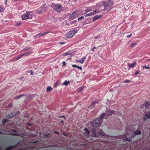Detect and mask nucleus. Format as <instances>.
<instances>
[{"label": "nucleus", "mask_w": 150, "mask_h": 150, "mask_svg": "<svg viewBox=\"0 0 150 150\" xmlns=\"http://www.w3.org/2000/svg\"><path fill=\"white\" fill-rule=\"evenodd\" d=\"M102 122V120H100L99 118H97L93 121L92 125L94 127H98L100 126Z\"/></svg>", "instance_id": "7ed1b4c3"}, {"label": "nucleus", "mask_w": 150, "mask_h": 150, "mask_svg": "<svg viewBox=\"0 0 150 150\" xmlns=\"http://www.w3.org/2000/svg\"><path fill=\"white\" fill-rule=\"evenodd\" d=\"M84 131L86 133V134H90V131L87 128H84Z\"/></svg>", "instance_id": "412c9836"}, {"label": "nucleus", "mask_w": 150, "mask_h": 150, "mask_svg": "<svg viewBox=\"0 0 150 150\" xmlns=\"http://www.w3.org/2000/svg\"><path fill=\"white\" fill-rule=\"evenodd\" d=\"M148 60H150V59H148Z\"/></svg>", "instance_id": "13d9d810"}, {"label": "nucleus", "mask_w": 150, "mask_h": 150, "mask_svg": "<svg viewBox=\"0 0 150 150\" xmlns=\"http://www.w3.org/2000/svg\"><path fill=\"white\" fill-rule=\"evenodd\" d=\"M23 95H20L17 97H15V99H19L21 98V97H22V96H23Z\"/></svg>", "instance_id": "2f4dec72"}, {"label": "nucleus", "mask_w": 150, "mask_h": 150, "mask_svg": "<svg viewBox=\"0 0 150 150\" xmlns=\"http://www.w3.org/2000/svg\"><path fill=\"white\" fill-rule=\"evenodd\" d=\"M14 146H10L8 147H7V148L5 149V150H10L11 149H13L14 148Z\"/></svg>", "instance_id": "4be33fe9"}, {"label": "nucleus", "mask_w": 150, "mask_h": 150, "mask_svg": "<svg viewBox=\"0 0 150 150\" xmlns=\"http://www.w3.org/2000/svg\"><path fill=\"white\" fill-rule=\"evenodd\" d=\"M142 67L144 69H149L150 68V67H147L146 66H142Z\"/></svg>", "instance_id": "7c9ffc66"}, {"label": "nucleus", "mask_w": 150, "mask_h": 150, "mask_svg": "<svg viewBox=\"0 0 150 150\" xmlns=\"http://www.w3.org/2000/svg\"><path fill=\"white\" fill-rule=\"evenodd\" d=\"M97 103L96 101H94V102H92V104H91V106H90L91 107H94V105L96 103Z\"/></svg>", "instance_id": "c756f323"}, {"label": "nucleus", "mask_w": 150, "mask_h": 150, "mask_svg": "<svg viewBox=\"0 0 150 150\" xmlns=\"http://www.w3.org/2000/svg\"><path fill=\"white\" fill-rule=\"evenodd\" d=\"M61 123H63V122H64V121L63 120H61Z\"/></svg>", "instance_id": "864d4df0"}, {"label": "nucleus", "mask_w": 150, "mask_h": 150, "mask_svg": "<svg viewBox=\"0 0 150 150\" xmlns=\"http://www.w3.org/2000/svg\"><path fill=\"white\" fill-rule=\"evenodd\" d=\"M54 134H59V132L56 131H54Z\"/></svg>", "instance_id": "37998d69"}, {"label": "nucleus", "mask_w": 150, "mask_h": 150, "mask_svg": "<svg viewBox=\"0 0 150 150\" xmlns=\"http://www.w3.org/2000/svg\"><path fill=\"white\" fill-rule=\"evenodd\" d=\"M62 64H63V66L66 65L65 62L64 61L62 62Z\"/></svg>", "instance_id": "49530a36"}, {"label": "nucleus", "mask_w": 150, "mask_h": 150, "mask_svg": "<svg viewBox=\"0 0 150 150\" xmlns=\"http://www.w3.org/2000/svg\"><path fill=\"white\" fill-rule=\"evenodd\" d=\"M13 1H22L23 0H12Z\"/></svg>", "instance_id": "8fccbe9b"}, {"label": "nucleus", "mask_w": 150, "mask_h": 150, "mask_svg": "<svg viewBox=\"0 0 150 150\" xmlns=\"http://www.w3.org/2000/svg\"><path fill=\"white\" fill-rule=\"evenodd\" d=\"M105 114L104 113H102L101 114V115L100 116V118H99L100 120H103V119L105 117Z\"/></svg>", "instance_id": "aec40b11"}, {"label": "nucleus", "mask_w": 150, "mask_h": 150, "mask_svg": "<svg viewBox=\"0 0 150 150\" xmlns=\"http://www.w3.org/2000/svg\"><path fill=\"white\" fill-rule=\"evenodd\" d=\"M97 11L95 10L94 11V12H91L89 13H87L86 14V15H85V17H88L89 16H91L93 15L94 14H95L96 13H97V12H96Z\"/></svg>", "instance_id": "4468645a"}, {"label": "nucleus", "mask_w": 150, "mask_h": 150, "mask_svg": "<svg viewBox=\"0 0 150 150\" xmlns=\"http://www.w3.org/2000/svg\"><path fill=\"white\" fill-rule=\"evenodd\" d=\"M11 135L18 136H19V134L18 133H13L11 134Z\"/></svg>", "instance_id": "72a5a7b5"}, {"label": "nucleus", "mask_w": 150, "mask_h": 150, "mask_svg": "<svg viewBox=\"0 0 150 150\" xmlns=\"http://www.w3.org/2000/svg\"><path fill=\"white\" fill-rule=\"evenodd\" d=\"M50 32H45L40 33L36 35L35 37L36 38H39L41 36H43L49 33Z\"/></svg>", "instance_id": "0eeeda50"}, {"label": "nucleus", "mask_w": 150, "mask_h": 150, "mask_svg": "<svg viewBox=\"0 0 150 150\" xmlns=\"http://www.w3.org/2000/svg\"><path fill=\"white\" fill-rule=\"evenodd\" d=\"M69 83V81H67V80H66L64 81V82L63 83V84L65 85V86H67L68 85V84Z\"/></svg>", "instance_id": "393cba45"}, {"label": "nucleus", "mask_w": 150, "mask_h": 150, "mask_svg": "<svg viewBox=\"0 0 150 150\" xmlns=\"http://www.w3.org/2000/svg\"><path fill=\"white\" fill-rule=\"evenodd\" d=\"M65 43V42H60V44H61V45H63V44H64Z\"/></svg>", "instance_id": "09e8293b"}, {"label": "nucleus", "mask_w": 150, "mask_h": 150, "mask_svg": "<svg viewBox=\"0 0 150 150\" xmlns=\"http://www.w3.org/2000/svg\"><path fill=\"white\" fill-rule=\"evenodd\" d=\"M31 52H25L23 54H20L17 58L15 59V61L18 60L23 56H28L31 53Z\"/></svg>", "instance_id": "423d86ee"}, {"label": "nucleus", "mask_w": 150, "mask_h": 150, "mask_svg": "<svg viewBox=\"0 0 150 150\" xmlns=\"http://www.w3.org/2000/svg\"><path fill=\"white\" fill-rule=\"evenodd\" d=\"M4 11V8L0 6V13L3 12Z\"/></svg>", "instance_id": "473e14b6"}, {"label": "nucleus", "mask_w": 150, "mask_h": 150, "mask_svg": "<svg viewBox=\"0 0 150 150\" xmlns=\"http://www.w3.org/2000/svg\"><path fill=\"white\" fill-rule=\"evenodd\" d=\"M91 131L93 133H96V129L95 128L93 127L91 129Z\"/></svg>", "instance_id": "b1692460"}, {"label": "nucleus", "mask_w": 150, "mask_h": 150, "mask_svg": "<svg viewBox=\"0 0 150 150\" xmlns=\"http://www.w3.org/2000/svg\"><path fill=\"white\" fill-rule=\"evenodd\" d=\"M102 2L105 9H107V7L112 6L114 4V2L111 0H108L107 1H103Z\"/></svg>", "instance_id": "f03ea898"}, {"label": "nucleus", "mask_w": 150, "mask_h": 150, "mask_svg": "<svg viewBox=\"0 0 150 150\" xmlns=\"http://www.w3.org/2000/svg\"><path fill=\"white\" fill-rule=\"evenodd\" d=\"M121 137L123 138L125 141H129L130 139L127 138L126 135H122L120 136Z\"/></svg>", "instance_id": "2eb2a0df"}, {"label": "nucleus", "mask_w": 150, "mask_h": 150, "mask_svg": "<svg viewBox=\"0 0 150 150\" xmlns=\"http://www.w3.org/2000/svg\"><path fill=\"white\" fill-rule=\"evenodd\" d=\"M72 67L74 68H77V67H78V66L75 64H73L72 65Z\"/></svg>", "instance_id": "58836bf2"}, {"label": "nucleus", "mask_w": 150, "mask_h": 150, "mask_svg": "<svg viewBox=\"0 0 150 150\" xmlns=\"http://www.w3.org/2000/svg\"><path fill=\"white\" fill-rule=\"evenodd\" d=\"M12 131L14 133H16L17 132L16 130L14 129H12Z\"/></svg>", "instance_id": "c03bdc74"}, {"label": "nucleus", "mask_w": 150, "mask_h": 150, "mask_svg": "<svg viewBox=\"0 0 150 150\" xmlns=\"http://www.w3.org/2000/svg\"><path fill=\"white\" fill-rule=\"evenodd\" d=\"M150 118V112L148 111L145 113L144 117V121H145L147 119Z\"/></svg>", "instance_id": "6e6552de"}, {"label": "nucleus", "mask_w": 150, "mask_h": 150, "mask_svg": "<svg viewBox=\"0 0 150 150\" xmlns=\"http://www.w3.org/2000/svg\"><path fill=\"white\" fill-rule=\"evenodd\" d=\"M51 7L54 9L55 11L58 13L60 12L62 9V5L60 4L52 3L51 5Z\"/></svg>", "instance_id": "f257e3e1"}, {"label": "nucleus", "mask_w": 150, "mask_h": 150, "mask_svg": "<svg viewBox=\"0 0 150 150\" xmlns=\"http://www.w3.org/2000/svg\"><path fill=\"white\" fill-rule=\"evenodd\" d=\"M98 37H99V36H96L95 37H94V39H97Z\"/></svg>", "instance_id": "3c124183"}, {"label": "nucleus", "mask_w": 150, "mask_h": 150, "mask_svg": "<svg viewBox=\"0 0 150 150\" xmlns=\"http://www.w3.org/2000/svg\"><path fill=\"white\" fill-rule=\"evenodd\" d=\"M136 64L137 62L136 61H135L134 62V63L132 64L128 63L127 66L129 68H133L135 67Z\"/></svg>", "instance_id": "9b49d317"}, {"label": "nucleus", "mask_w": 150, "mask_h": 150, "mask_svg": "<svg viewBox=\"0 0 150 150\" xmlns=\"http://www.w3.org/2000/svg\"><path fill=\"white\" fill-rule=\"evenodd\" d=\"M134 133L135 135H140L142 134V132L139 130H136L135 131Z\"/></svg>", "instance_id": "f3484780"}, {"label": "nucleus", "mask_w": 150, "mask_h": 150, "mask_svg": "<svg viewBox=\"0 0 150 150\" xmlns=\"http://www.w3.org/2000/svg\"><path fill=\"white\" fill-rule=\"evenodd\" d=\"M86 59V56H85L84 57L82 58L81 60H76L77 62H79L81 64H83L84 63Z\"/></svg>", "instance_id": "f8f14e48"}, {"label": "nucleus", "mask_w": 150, "mask_h": 150, "mask_svg": "<svg viewBox=\"0 0 150 150\" xmlns=\"http://www.w3.org/2000/svg\"><path fill=\"white\" fill-rule=\"evenodd\" d=\"M60 118H64V119H65V118L64 116H60Z\"/></svg>", "instance_id": "603ef678"}, {"label": "nucleus", "mask_w": 150, "mask_h": 150, "mask_svg": "<svg viewBox=\"0 0 150 150\" xmlns=\"http://www.w3.org/2000/svg\"><path fill=\"white\" fill-rule=\"evenodd\" d=\"M96 49V47L95 46H94V47H93V49L91 50V51H94V49Z\"/></svg>", "instance_id": "de8ad7c7"}, {"label": "nucleus", "mask_w": 150, "mask_h": 150, "mask_svg": "<svg viewBox=\"0 0 150 150\" xmlns=\"http://www.w3.org/2000/svg\"><path fill=\"white\" fill-rule=\"evenodd\" d=\"M0 134H2L1 132L0 131Z\"/></svg>", "instance_id": "5fc2aeb1"}, {"label": "nucleus", "mask_w": 150, "mask_h": 150, "mask_svg": "<svg viewBox=\"0 0 150 150\" xmlns=\"http://www.w3.org/2000/svg\"><path fill=\"white\" fill-rule=\"evenodd\" d=\"M52 89V87L50 86H48L46 88V91L47 92H50L51 90Z\"/></svg>", "instance_id": "6ab92c4d"}, {"label": "nucleus", "mask_w": 150, "mask_h": 150, "mask_svg": "<svg viewBox=\"0 0 150 150\" xmlns=\"http://www.w3.org/2000/svg\"><path fill=\"white\" fill-rule=\"evenodd\" d=\"M28 72L30 73V75H33V72L32 70H29L28 71Z\"/></svg>", "instance_id": "e433bc0d"}, {"label": "nucleus", "mask_w": 150, "mask_h": 150, "mask_svg": "<svg viewBox=\"0 0 150 150\" xmlns=\"http://www.w3.org/2000/svg\"><path fill=\"white\" fill-rule=\"evenodd\" d=\"M100 16H99L98 15H97L96 16H94V17H93V21H96V20H98L99 19V18H100Z\"/></svg>", "instance_id": "dca6fc26"}, {"label": "nucleus", "mask_w": 150, "mask_h": 150, "mask_svg": "<svg viewBox=\"0 0 150 150\" xmlns=\"http://www.w3.org/2000/svg\"><path fill=\"white\" fill-rule=\"evenodd\" d=\"M73 54V52L71 51L67 52L62 54V55L64 56H67L68 55H71Z\"/></svg>", "instance_id": "ddd939ff"}, {"label": "nucleus", "mask_w": 150, "mask_h": 150, "mask_svg": "<svg viewBox=\"0 0 150 150\" xmlns=\"http://www.w3.org/2000/svg\"><path fill=\"white\" fill-rule=\"evenodd\" d=\"M112 114L115 115V112L114 110H109L107 111V113H106V114H107V116H109Z\"/></svg>", "instance_id": "1a4fd4ad"}, {"label": "nucleus", "mask_w": 150, "mask_h": 150, "mask_svg": "<svg viewBox=\"0 0 150 150\" xmlns=\"http://www.w3.org/2000/svg\"><path fill=\"white\" fill-rule=\"evenodd\" d=\"M31 48V47H26L21 50V52H24L25 51H27L29 50Z\"/></svg>", "instance_id": "a211bd4d"}, {"label": "nucleus", "mask_w": 150, "mask_h": 150, "mask_svg": "<svg viewBox=\"0 0 150 150\" xmlns=\"http://www.w3.org/2000/svg\"><path fill=\"white\" fill-rule=\"evenodd\" d=\"M32 12L30 11H28L26 13L22 15V20L24 21L26 19L31 18L32 17L31 15Z\"/></svg>", "instance_id": "20e7f679"}, {"label": "nucleus", "mask_w": 150, "mask_h": 150, "mask_svg": "<svg viewBox=\"0 0 150 150\" xmlns=\"http://www.w3.org/2000/svg\"><path fill=\"white\" fill-rule=\"evenodd\" d=\"M132 35V34H130V35H128L127 36V37L128 38H130Z\"/></svg>", "instance_id": "a18cd8bd"}, {"label": "nucleus", "mask_w": 150, "mask_h": 150, "mask_svg": "<svg viewBox=\"0 0 150 150\" xmlns=\"http://www.w3.org/2000/svg\"><path fill=\"white\" fill-rule=\"evenodd\" d=\"M130 82V80H126L124 81V82L125 83H128Z\"/></svg>", "instance_id": "ea45409f"}, {"label": "nucleus", "mask_w": 150, "mask_h": 150, "mask_svg": "<svg viewBox=\"0 0 150 150\" xmlns=\"http://www.w3.org/2000/svg\"><path fill=\"white\" fill-rule=\"evenodd\" d=\"M21 24V23L20 22H18L16 23V26H18L20 25Z\"/></svg>", "instance_id": "79ce46f5"}, {"label": "nucleus", "mask_w": 150, "mask_h": 150, "mask_svg": "<svg viewBox=\"0 0 150 150\" xmlns=\"http://www.w3.org/2000/svg\"><path fill=\"white\" fill-rule=\"evenodd\" d=\"M97 134L99 135H100L101 136H106V137H108L106 135V134L103 132L102 130L101 129H100L98 131Z\"/></svg>", "instance_id": "9d476101"}, {"label": "nucleus", "mask_w": 150, "mask_h": 150, "mask_svg": "<svg viewBox=\"0 0 150 150\" xmlns=\"http://www.w3.org/2000/svg\"><path fill=\"white\" fill-rule=\"evenodd\" d=\"M8 121V120L6 119H3L2 120V123L3 124L6 123Z\"/></svg>", "instance_id": "a878e982"}, {"label": "nucleus", "mask_w": 150, "mask_h": 150, "mask_svg": "<svg viewBox=\"0 0 150 150\" xmlns=\"http://www.w3.org/2000/svg\"><path fill=\"white\" fill-rule=\"evenodd\" d=\"M28 125H30V124H28Z\"/></svg>", "instance_id": "6e6d98bb"}, {"label": "nucleus", "mask_w": 150, "mask_h": 150, "mask_svg": "<svg viewBox=\"0 0 150 150\" xmlns=\"http://www.w3.org/2000/svg\"><path fill=\"white\" fill-rule=\"evenodd\" d=\"M91 11V10L90 8H88L86 10H85V13H87L89 11Z\"/></svg>", "instance_id": "cd10ccee"}, {"label": "nucleus", "mask_w": 150, "mask_h": 150, "mask_svg": "<svg viewBox=\"0 0 150 150\" xmlns=\"http://www.w3.org/2000/svg\"><path fill=\"white\" fill-rule=\"evenodd\" d=\"M76 30H71L68 32L66 35V37L67 38H70L73 37L74 35L76 33Z\"/></svg>", "instance_id": "39448f33"}, {"label": "nucleus", "mask_w": 150, "mask_h": 150, "mask_svg": "<svg viewBox=\"0 0 150 150\" xmlns=\"http://www.w3.org/2000/svg\"><path fill=\"white\" fill-rule=\"evenodd\" d=\"M73 14H74V13H72V14L73 16L74 15Z\"/></svg>", "instance_id": "4d7b16f0"}, {"label": "nucleus", "mask_w": 150, "mask_h": 150, "mask_svg": "<svg viewBox=\"0 0 150 150\" xmlns=\"http://www.w3.org/2000/svg\"><path fill=\"white\" fill-rule=\"evenodd\" d=\"M150 105V103L149 102H146L145 103V106L147 108Z\"/></svg>", "instance_id": "bb28decb"}, {"label": "nucleus", "mask_w": 150, "mask_h": 150, "mask_svg": "<svg viewBox=\"0 0 150 150\" xmlns=\"http://www.w3.org/2000/svg\"><path fill=\"white\" fill-rule=\"evenodd\" d=\"M38 13L39 14H41L42 13V10L41 8H39L38 9Z\"/></svg>", "instance_id": "5701e85b"}, {"label": "nucleus", "mask_w": 150, "mask_h": 150, "mask_svg": "<svg viewBox=\"0 0 150 150\" xmlns=\"http://www.w3.org/2000/svg\"><path fill=\"white\" fill-rule=\"evenodd\" d=\"M94 133L92 134V136L94 137H98V135L96 134V133Z\"/></svg>", "instance_id": "c85d7f7f"}, {"label": "nucleus", "mask_w": 150, "mask_h": 150, "mask_svg": "<svg viewBox=\"0 0 150 150\" xmlns=\"http://www.w3.org/2000/svg\"><path fill=\"white\" fill-rule=\"evenodd\" d=\"M140 73V71H137L135 73V75H137L139 74Z\"/></svg>", "instance_id": "c9c22d12"}, {"label": "nucleus", "mask_w": 150, "mask_h": 150, "mask_svg": "<svg viewBox=\"0 0 150 150\" xmlns=\"http://www.w3.org/2000/svg\"><path fill=\"white\" fill-rule=\"evenodd\" d=\"M83 18H84V16H81V17L79 18H78V20L79 21H81L82 20V19H83Z\"/></svg>", "instance_id": "f704fd0d"}, {"label": "nucleus", "mask_w": 150, "mask_h": 150, "mask_svg": "<svg viewBox=\"0 0 150 150\" xmlns=\"http://www.w3.org/2000/svg\"><path fill=\"white\" fill-rule=\"evenodd\" d=\"M76 68L80 70H82V68L81 67H80L78 66V67H77Z\"/></svg>", "instance_id": "a19ab883"}, {"label": "nucleus", "mask_w": 150, "mask_h": 150, "mask_svg": "<svg viewBox=\"0 0 150 150\" xmlns=\"http://www.w3.org/2000/svg\"><path fill=\"white\" fill-rule=\"evenodd\" d=\"M136 43H132V44L131 45H130V47H133L134 45H136Z\"/></svg>", "instance_id": "4c0bfd02"}]
</instances>
